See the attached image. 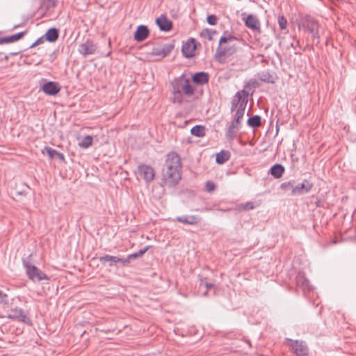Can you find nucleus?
Masks as SVG:
<instances>
[{
    "mask_svg": "<svg viewBox=\"0 0 356 356\" xmlns=\"http://www.w3.org/2000/svg\"><path fill=\"white\" fill-rule=\"evenodd\" d=\"M181 164L179 156L172 152L167 155L165 169L163 170V180L166 185L175 186L181 179Z\"/></svg>",
    "mask_w": 356,
    "mask_h": 356,
    "instance_id": "1",
    "label": "nucleus"
},
{
    "mask_svg": "<svg viewBox=\"0 0 356 356\" xmlns=\"http://www.w3.org/2000/svg\"><path fill=\"white\" fill-rule=\"evenodd\" d=\"M170 92L172 95V102L181 104L184 102V95L187 97L193 95L195 89L191 84L190 79L184 73L170 82Z\"/></svg>",
    "mask_w": 356,
    "mask_h": 356,
    "instance_id": "2",
    "label": "nucleus"
},
{
    "mask_svg": "<svg viewBox=\"0 0 356 356\" xmlns=\"http://www.w3.org/2000/svg\"><path fill=\"white\" fill-rule=\"evenodd\" d=\"M23 266L25 268L26 275L28 278L33 282H39L43 280L49 281L50 278L37 266L33 265L30 261L23 259Z\"/></svg>",
    "mask_w": 356,
    "mask_h": 356,
    "instance_id": "3",
    "label": "nucleus"
},
{
    "mask_svg": "<svg viewBox=\"0 0 356 356\" xmlns=\"http://www.w3.org/2000/svg\"><path fill=\"white\" fill-rule=\"evenodd\" d=\"M302 27L305 31H309L312 34L314 42L318 44L320 38L318 22L312 17H306L302 22Z\"/></svg>",
    "mask_w": 356,
    "mask_h": 356,
    "instance_id": "4",
    "label": "nucleus"
},
{
    "mask_svg": "<svg viewBox=\"0 0 356 356\" xmlns=\"http://www.w3.org/2000/svg\"><path fill=\"white\" fill-rule=\"evenodd\" d=\"M291 351L296 356H309V348L306 343L300 340L287 339Z\"/></svg>",
    "mask_w": 356,
    "mask_h": 356,
    "instance_id": "5",
    "label": "nucleus"
},
{
    "mask_svg": "<svg viewBox=\"0 0 356 356\" xmlns=\"http://www.w3.org/2000/svg\"><path fill=\"white\" fill-rule=\"evenodd\" d=\"M8 312V318L16 320L17 321L23 322L27 324H31V321L28 317L27 314H26L22 309L17 307H10Z\"/></svg>",
    "mask_w": 356,
    "mask_h": 356,
    "instance_id": "6",
    "label": "nucleus"
},
{
    "mask_svg": "<svg viewBox=\"0 0 356 356\" xmlns=\"http://www.w3.org/2000/svg\"><path fill=\"white\" fill-rule=\"evenodd\" d=\"M174 47L175 46L172 43L157 44L152 48L151 54L163 58L166 57L172 51Z\"/></svg>",
    "mask_w": 356,
    "mask_h": 356,
    "instance_id": "7",
    "label": "nucleus"
},
{
    "mask_svg": "<svg viewBox=\"0 0 356 356\" xmlns=\"http://www.w3.org/2000/svg\"><path fill=\"white\" fill-rule=\"evenodd\" d=\"M138 174L144 179L146 182H150L154 178V170L147 165H140L138 167Z\"/></svg>",
    "mask_w": 356,
    "mask_h": 356,
    "instance_id": "8",
    "label": "nucleus"
},
{
    "mask_svg": "<svg viewBox=\"0 0 356 356\" xmlns=\"http://www.w3.org/2000/svg\"><path fill=\"white\" fill-rule=\"evenodd\" d=\"M313 187V184L309 181L305 179L302 183L294 186L291 191L292 195H301L308 193Z\"/></svg>",
    "mask_w": 356,
    "mask_h": 356,
    "instance_id": "9",
    "label": "nucleus"
},
{
    "mask_svg": "<svg viewBox=\"0 0 356 356\" xmlns=\"http://www.w3.org/2000/svg\"><path fill=\"white\" fill-rule=\"evenodd\" d=\"M42 90L48 95H56L60 90V84L55 81H48L42 85Z\"/></svg>",
    "mask_w": 356,
    "mask_h": 356,
    "instance_id": "10",
    "label": "nucleus"
},
{
    "mask_svg": "<svg viewBox=\"0 0 356 356\" xmlns=\"http://www.w3.org/2000/svg\"><path fill=\"white\" fill-rule=\"evenodd\" d=\"M173 221H177L184 225H196L200 222L201 218L195 215L182 216L176 217Z\"/></svg>",
    "mask_w": 356,
    "mask_h": 356,
    "instance_id": "11",
    "label": "nucleus"
},
{
    "mask_svg": "<svg viewBox=\"0 0 356 356\" xmlns=\"http://www.w3.org/2000/svg\"><path fill=\"white\" fill-rule=\"evenodd\" d=\"M237 38L235 36H233L232 35H227L222 36L220 38L218 47L216 49V56H223L227 53V49L226 47H222V44L226 42H228L229 41H234L236 40Z\"/></svg>",
    "mask_w": 356,
    "mask_h": 356,
    "instance_id": "12",
    "label": "nucleus"
},
{
    "mask_svg": "<svg viewBox=\"0 0 356 356\" xmlns=\"http://www.w3.org/2000/svg\"><path fill=\"white\" fill-rule=\"evenodd\" d=\"M97 46L91 40H86L84 43L79 45V51L83 56L93 54L96 51Z\"/></svg>",
    "mask_w": 356,
    "mask_h": 356,
    "instance_id": "13",
    "label": "nucleus"
},
{
    "mask_svg": "<svg viewBox=\"0 0 356 356\" xmlns=\"http://www.w3.org/2000/svg\"><path fill=\"white\" fill-rule=\"evenodd\" d=\"M195 48V39L190 38L186 43L183 44L181 51L185 57L191 58L194 56Z\"/></svg>",
    "mask_w": 356,
    "mask_h": 356,
    "instance_id": "14",
    "label": "nucleus"
},
{
    "mask_svg": "<svg viewBox=\"0 0 356 356\" xmlns=\"http://www.w3.org/2000/svg\"><path fill=\"white\" fill-rule=\"evenodd\" d=\"M245 24L247 27L257 33H261L260 22L257 17L253 15H249L245 20Z\"/></svg>",
    "mask_w": 356,
    "mask_h": 356,
    "instance_id": "15",
    "label": "nucleus"
},
{
    "mask_svg": "<svg viewBox=\"0 0 356 356\" xmlns=\"http://www.w3.org/2000/svg\"><path fill=\"white\" fill-rule=\"evenodd\" d=\"M248 92L245 89H243L236 93L232 102L233 103H236L238 107L242 105V104H244V106H246L248 101Z\"/></svg>",
    "mask_w": 356,
    "mask_h": 356,
    "instance_id": "16",
    "label": "nucleus"
},
{
    "mask_svg": "<svg viewBox=\"0 0 356 356\" xmlns=\"http://www.w3.org/2000/svg\"><path fill=\"white\" fill-rule=\"evenodd\" d=\"M156 24L161 31H169L172 29V22L165 15H161L156 19Z\"/></svg>",
    "mask_w": 356,
    "mask_h": 356,
    "instance_id": "17",
    "label": "nucleus"
},
{
    "mask_svg": "<svg viewBox=\"0 0 356 356\" xmlns=\"http://www.w3.org/2000/svg\"><path fill=\"white\" fill-rule=\"evenodd\" d=\"M149 35V30L147 26L145 25H140L134 33V40L137 42H142L145 40Z\"/></svg>",
    "mask_w": 356,
    "mask_h": 356,
    "instance_id": "18",
    "label": "nucleus"
},
{
    "mask_svg": "<svg viewBox=\"0 0 356 356\" xmlns=\"http://www.w3.org/2000/svg\"><path fill=\"white\" fill-rule=\"evenodd\" d=\"M241 122H235L234 120H233L229 127H228V129L226 132V138L229 141H232L234 140V138L236 137L237 131L241 128Z\"/></svg>",
    "mask_w": 356,
    "mask_h": 356,
    "instance_id": "19",
    "label": "nucleus"
},
{
    "mask_svg": "<svg viewBox=\"0 0 356 356\" xmlns=\"http://www.w3.org/2000/svg\"><path fill=\"white\" fill-rule=\"evenodd\" d=\"M192 81L197 85H204L209 82V76L208 73L199 72L192 76Z\"/></svg>",
    "mask_w": 356,
    "mask_h": 356,
    "instance_id": "20",
    "label": "nucleus"
},
{
    "mask_svg": "<svg viewBox=\"0 0 356 356\" xmlns=\"http://www.w3.org/2000/svg\"><path fill=\"white\" fill-rule=\"evenodd\" d=\"M296 284L299 287L303 290H310V285L309 280L305 277V275L302 273H298L296 276Z\"/></svg>",
    "mask_w": 356,
    "mask_h": 356,
    "instance_id": "21",
    "label": "nucleus"
},
{
    "mask_svg": "<svg viewBox=\"0 0 356 356\" xmlns=\"http://www.w3.org/2000/svg\"><path fill=\"white\" fill-rule=\"evenodd\" d=\"M44 149L50 159H52L55 157H57L60 161L65 162V156L63 154L56 151L54 149H52L50 147H45Z\"/></svg>",
    "mask_w": 356,
    "mask_h": 356,
    "instance_id": "22",
    "label": "nucleus"
},
{
    "mask_svg": "<svg viewBox=\"0 0 356 356\" xmlns=\"http://www.w3.org/2000/svg\"><path fill=\"white\" fill-rule=\"evenodd\" d=\"M270 172L275 178H280L284 172V168L281 164H275L270 169Z\"/></svg>",
    "mask_w": 356,
    "mask_h": 356,
    "instance_id": "23",
    "label": "nucleus"
},
{
    "mask_svg": "<svg viewBox=\"0 0 356 356\" xmlns=\"http://www.w3.org/2000/svg\"><path fill=\"white\" fill-rule=\"evenodd\" d=\"M99 260L102 264H105L106 262H109V266H112L114 264L119 263L120 258L115 256L106 254L100 257Z\"/></svg>",
    "mask_w": 356,
    "mask_h": 356,
    "instance_id": "24",
    "label": "nucleus"
},
{
    "mask_svg": "<svg viewBox=\"0 0 356 356\" xmlns=\"http://www.w3.org/2000/svg\"><path fill=\"white\" fill-rule=\"evenodd\" d=\"M44 36L48 42H54L58 38V30L56 28H51L47 31Z\"/></svg>",
    "mask_w": 356,
    "mask_h": 356,
    "instance_id": "25",
    "label": "nucleus"
},
{
    "mask_svg": "<svg viewBox=\"0 0 356 356\" xmlns=\"http://www.w3.org/2000/svg\"><path fill=\"white\" fill-rule=\"evenodd\" d=\"M230 152L229 151L221 150L216 154V161L218 164H222L229 159Z\"/></svg>",
    "mask_w": 356,
    "mask_h": 356,
    "instance_id": "26",
    "label": "nucleus"
},
{
    "mask_svg": "<svg viewBox=\"0 0 356 356\" xmlns=\"http://www.w3.org/2000/svg\"><path fill=\"white\" fill-rule=\"evenodd\" d=\"M191 133L195 136L203 137L205 135V127L202 125H195L191 129Z\"/></svg>",
    "mask_w": 356,
    "mask_h": 356,
    "instance_id": "27",
    "label": "nucleus"
},
{
    "mask_svg": "<svg viewBox=\"0 0 356 356\" xmlns=\"http://www.w3.org/2000/svg\"><path fill=\"white\" fill-rule=\"evenodd\" d=\"M246 106H244V104H242L236 110V112L234 115V120L235 122H241V120L243 119Z\"/></svg>",
    "mask_w": 356,
    "mask_h": 356,
    "instance_id": "28",
    "label": "nucleus"
},
{
    "mask_svg": "<svg viewBox=\"0 0 356 356\" xmlns=\"http://www.w3.org/2000/svg\"><path fill=\"white\" fill-rule=\"evenodd\" d=\"M248 126L253 127V128H257V127H260L261 124V117L257 115L250 117L248 120Z\"/></svg>",
    "mask_w": 356,
    "mask_h": 356,
    "instance_id": "29",
    "label": "nucleus"
},
{
    "mask_svg": "<svg viewBox=\"0 0 356 356\" xmlns=\"http://www.w3.org/2000/svg\"><path fill=\"white\" fill-rule=\"evenodd\" d=\"M258 78L261 81L266 82V83H273V76L268 72V71H264L258 74Z\"/></svg>",
    "mask_w": 356,
    "mask_h": 356,
    "instance_id": "30",
    "label": "nucleus"
},
{
    "mask_svg": "<svg viewBox=\"0 0 356 356\" xmlns=\"http://www.w3.org/2000/svg\"><path fill=\"white\" fill-rule=\"evenodd\" d=\"M0 304L3 305L4 309H8L9 307V298L7 293L0 290Z\"/></svg>",
    "mask_w": 356,
    "mask_h": 356,
    "instance_id": "31",
    "label": "nucleus"
},
{
    "mask_svg": "<svg viewBox=\"0 0 356 356\" xmlns=\"http://www.w3.org/2000/svg\"><path fill=\"white\" fill-rule=\"evenodd\" d=\"M92 137L91 136H85L82 140L79 143V146L83 148H88L92 144Z\"/></svg>",
    "mask_w": 356,
    "mask_h": 356,
    "instance_id": "32",
    "label": "nucleus"
},
{
    "mask_svg": "<svg viewBox=\"0 0 356 356\" xmlns=\"http://www.w3.org/2000/svg\"><path fill=\"white\" fill-rule=\"evenodd\" d=\"M216 33V31L209 29H204L201 33L202 36L206 37L209 40H213V35Z\"/></svg>",
    "mask_w": 356,
    "mask_h": 356,
    "instance_id": "33",
    "label": "nucleus"
},
{
    "mask_svg": "<svg viewBox=\"0 0 356 356\" xmlns=\"http://www.w3.org/2000/svg\"><path fill=\"white\" fill-rule=\"evenodd\" d=\"M278 24L282 30H285L287 27V20L286 19L282 16L280 15L278 17Z\"/></svg>",
    "mask_w": 356,
    "mask_h": 356,
    "instance_id": "34",
    "label": "nucleus"
},
{
    "mask_svg": "<svg viewBox=\"0 0 356 356\" xmlns=\"http://www.w3.org/2000/svg\"><path fill=\"white\" fill-rule=\"evenodd\" d=\"M259 86L258 81L255 79H250L244 86V89L246 90L248 88L252 87L254 88H258Z\"/></svg>",
    "mask_w": 356,
    "mask_h": 356,
    "instance_id": "35",
    "label": "nucleus"
},
{
    "mask_svg": "<svg viewBox=\"0 0 356 356\" xmlns=\"http://www.w3.org/2000/svg\"><path fill=\"white\" fill-rule=\"evenodd\" d=\"M218 17L215 15H209L207 17V22L210 25H216L217 23Z\"/></svg>",
    "mask_w": 356,
    "mask_h": 356,
    "instance_id": "36",
    "label": "nucleus"
},
{
    "mask_svg": "<svg viewBox=\"0 0 356 356\" xmlns=\"http://www.w3.org/2000/svg\"><path fill=\"white\" fill-rule=\"evenodd\" d=\"M294 187L293 183L292 181L284 182L281 184L280 188L283 190H291L293 191V188Z\"/></svg>",
    "mask_w": 356,
    "mask_h": 356,
    "instance_id": "37",
    "label": "nucleus"
},
{
    "mask_svg": "<svg viewBox=\"0 0 356 356\" xmlns=\"http://www.w3.org/2000/svg\"><path fill=\"white\" fill-rule=\"evenodd\" d=\"M206 189L208 192H212L216 188V185L212 181H207L205 185Z\"/></svg>",
    "mask_w": 356,
    "mask_h": 356,
    "instance_id": "38",
    "label": "nucleus"
},
{
    "mask_svg": "<svg viewBox=\"0 0 356 356\" xmlns=\"http://www.w3.org/2000/svg\"><path fill=\"white\" fill-rule=\"evenodd\" d=\"M11 36L0 37V44L12 43Z\"/></svg>",
    "mask_w": 356,
    "mask_h": 356,
    "instance_id": "39",
    "label": "nucleus"
},
{
    "mask_svg": "<svg viewBox=\"0 0 356 356\" xmlns=\"http://www.w3.org/2000/svg\"><path fill=\"white\" fill-rule=\"evenodd\" d=\"M200 286H204L207 289H209L213 287V284L211 283H207L204 281L203 279H200Z\"/></svg>",
    "mask_w": 356,
    "mask_h": 356,
    "instance_id": "40",
    "label": "nucleus"
},
{
    "mask_svg": "<svg viewBox=\"0 0 356 356\" xmlns=\"http://www.w3.org/2000/svg\"><path fill=\"white\" fill-rule=\"evenodd\" d=\"M149 248V246H146L143 249H140L136 253L139 257H141Z\"/></svg>",
    "mask_w": 356,
    "mask_h": 356,
    "instance_id": "41",
    "label": "nucleus"
},
{
    "mask_svg": "<svg viewBox=\"0 0 356 356\" xmlns=\"http://www.w3.org/2000/svg\"><path fill=\"white\" fill-rule=\"evenodd\" d=\"M243 208L245 210H250V209H253L254 208V206L253 205V203H252V202H247L246 204H245L243 206Z\"/></svg>",
    "mask_w": 356,
    "mask_h": 356,
    "instance_id": "42",
    "label": "nucleus"
},
{
    "mask_svg": "<svg viewBox=\"0 0 356 356\" xmlns=\"http://www.w3.org/2000/svg\"><path fill=\"white\" fill-rule=\"evenodd\" d=\"M128 258L129 259V261H131V260L133 259H138V258H140L138 256V254L136 252L135 253H133V254H129L128 256Z\"/></svg>",
    "mask_w": 356,
    "mask_h": 356,
    "instance_id": "43",
    "label": "nucleus"
},
{
    "mask_svg": "<svg viewBox=\"0 0 356 356\" xmlns=\"http://www.w3.org/2000/svg\"><path fill=\"white\" fill-rule=\"evenodd\" d=\"M119 262H120L123 266H126L127 264H128L130 262V261H129L128 257H127L126 259L120 258Z\"/></svg>",
    "mask_w": 356,
    "mask_h": 356,
    "instance_id": "44",
    "label": "nucleus"
},
{
    "mask_svg": "<svg viewBox=\"0 0 356 356\" xmlns=\"http://www.w3.org/2000/svg\"><path fill=\"white\" fill-rule=\"evenodd\" d=\"M26 31H22V32H19L15 35H16L17 39L19 40L26 34Z\"/></svg>",
    "mask_w": 356,
    "mask_h": 356,
    "instance_id": "45",
    "label": "nucleus"
},
{
    "mask_svg": "<svg viewBox=\"0 0 356 356\" xmlns=\"http://www.w3.org/2000/svg\"><path fill=\"white\" fill-rule=\"evenodd\" d=\"M238 108V106L236 105V103H233L232 102V103H231V111L233 112L234 111H236Z\"/></svg>",
    "mask_w": 356,
    "mask_h": 356,
    "instance_id": "46",
    "label": "nucleus"
},
{
    "mask_svg": "<svg viewBox=\"0 0 356 356\" xmlns=\"http://www.w3.org/2000/svg\"><path fill=\"white\" fill-rule=\"evenodd\" d=\"M291 46L292 47H293L294 49H296V47L299 46V41H298V40H295V41H293V42L291 44Z\"/></svg>",
    "mask_w": 356,
    "mask_h": 356,
    "instance_id": "47",
    "label": "nucleus"
},
{
    "mask_svg": "<svg viewBox=\"0 0 356 356\" xmlns=\"http://www.w3.org/2000/svg\"><path fill=\"white\" fill-rule=\"evenodd\" d=\"M41 42H42V38H39V39H38V40H36V41H35V42L32 44V46H31V47H35V46H36V45L39 44Z\"/></svg>",
    "mask_w": 356,
    "mask_h": 356,
    "instance_id": "48",
    "label": "nucleus"
},
{
    "mask_svg": "<svg viewBox=\"0 0 356 356\" xmlns=\"http://www.w3.org/2000/svg\"><path fill=\"white\" fill-rule=\"evenodd\" d=\"M2 55H3V53L0 52V60H8V58H9L8 56L5 55V56H4V58H1V56H2Z\"/></svg>",
    "mask_w": 356,
    "mask_h": 356,
    "instance_id": "49",
    "label": "nucleus"
},
{
    "mask_svg": "<svg viewBox=\"0 0 356 356\" xmlns=\"http://www.w3.org/2000/svg\"><path fill=\"white\" fill-rule=\"evenodd\" d=\"M11 36V39H12V42H14L17 40H18L16 38V35H10Z\"/></svg>",
    "mask_w": 356,
    "mask_h": 356,
    "instance_id": "50",
    "label": "nucleus"
},
{
    "mask_svg": "<svg viewBox=\"0 0 356 356\" xmlns=\"http://www.w3.org/2000/svg\"><path fill=\"white\" fill-rule=\"evenodd\" d=\"M207 295V291H206L204 293V296H206Z\"/></svg>",
    "mask_w": 356,
    "mask_h": 356,
    "instance_id": "51",
    "label": "nucleus"
},
{
    "mask_svg": "<svg viewBox=\"0 0 356 356\" xmlns=\"http://www.w3.org/2000/svg\"><path fill=\"white\" fill-rule=\"evenodd\" d=\"M17 27H19V25H16V26H15L14 29H16V28H17Z\"/></svg>",
    "mask_w": 356,
    "mask_h": 356,
    "instance_id": "52",
    "label": "nucleus"
}]
</instances>
